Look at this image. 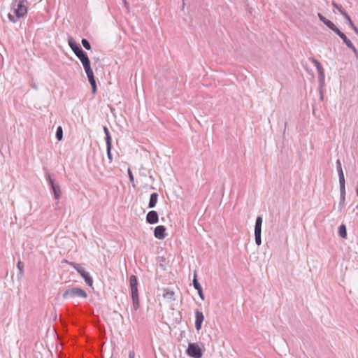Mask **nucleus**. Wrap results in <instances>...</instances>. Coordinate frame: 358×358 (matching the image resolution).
Wrapping results in <instances>:
<instances>
[{
	"instance_id": "obj_25",
	"label": "nucleus",
	"mask_w": 358,
	"mask_h": 358,
	"mask_svg": "<svg viewBox=\"0 0 358 358\" xmlns=\"http://www.w3.org/2000/svg\"><path fill=\"white\" fill-rule=\"evenodd\" d=\"M340 189H345V180L344 174L338 175Z\"/></svg>"
},
{
	"instance_id": "obj_16",
	"label": "nucleus",
	"mask_w": 358,
	"mask_h": 358,
	"mask_svg": "<svg viewBox=\"0 0 358 358\" xmlns=\"http://www.w3.org/2000/svg\"><path fill=\"white\" fill-rule=\"evenodd\" d=\"M338 233L341 238L346 239L348 236L346 225H339L338 229Z\"/></svg>"
},
{
	"instance_id": "obj_17",
	"label": "nucleus",
	"mask_w": 358,
	"mask_h": 358,
	"mask_svg": "<svg viewBox=\"0 0 358 358\" xmlns=\"http://www.w3.org/2000/svg\"><path fill=\"white\" fill-rule=\"evenodd\" d=\"M138 278L135 275H131L129 278V287L130 288L132 287H138Z\"/></svg>"
},
{
	"instance_id": "obj_13",
	"label": "nucleus",
	"mask_w": 358,
	"mask_h": 358,
	"mask_svg": "<svg viewBox=\"0 0 358 358\" xmlns=\"http://www.w3.org/2000/svg\"><path fill=\"white\" fill-rule=\"evenodd\" d=\"M262 225H255V243L259 246L262 244Z\"/></svg>"
},
{
	"instance_id": "obj_40",
	"label": "nucleus",
	"mask_w": 358,
	"mask_h": 358,
	"mask_svg": "<svg viewBox=\"0 0 358 358\" xmlns=\"http://www.w3.org/2000/svg\"><path fill=\"white\" fill-rule=\"evenodd\" d=\"M135 352L134 351H130L129 353V358H134Z\"/></svg>"
},
{
	"instance_id": "obj_44",
	"label": "nucleus",
	"mask_w": 358,
	"mask_h": 358,
	"mask_svg": "<svg viewBox=\"0 0 358 358\" xmlns=\"http://www.w3.org/2000/svg\"><path fill=\"white\" fill-rule=\"evenodd\" d=\"M63 262L66 263V264H68L69 265V263H71V262H69L68 260L66 259H64L63 260Z\"/></svg>"
},
{
	"instance_id": "obj_22",
	"label": "nucleus",
	"mask_w": 358,
	"mask_h": 358,
	"mask_svg": "<svg viewBox=\"0 0 358 358\" xmlns=\"http://www.w3.org/2000/svg\"><path fill=\"white\" fill-rule=\"evenodd\" d=\"M345 200V189H340V202L339 206H343Z\"/></svg>"
},
{
	"instance_id": "obj_46",
	"label": "nucleus",
	"mask_w": 358,
	"mask_h": 358,
	"mask_svg": "<svg viewBox=\"0 0 358 358\" xmlns=\"http://www.w3.org/2000/svg\"><path fill=\"white\" fill-rule=\"evenodd\" d=\"M162 220L163 222H166V220H165V218H164V217H162Z\"/></svg>"
},
{
	"instance_id": "obj_6",
	"label": "nucleus",
	"mask_w": 358,
	"mask_h": 358,
	"mask_svg": "<svg viewBox=\"0 0 358 358\" xmlns=\"http://www.w3.org/2000/svg\"><path fill=\"white\" fill-rule=\"evenodd\" d=\"M317 17L328 28L334 31L338 36L341 35L342 31L329 20L324 17L321 13H317Z\"/></svg>"
},
{
	"instance_id": "obj_9",
	"label": "nucleus",
	"mask_w": 358,
	"mask_h": 358,
	"mask_svg": "<svg viewBox=\"0 0 358 358\" xmlns=\"http://www.w3.org/2000/svg\"><path fill=\"white\" fill-rule=\"evenodd\" d=\"M154 236L159 240H163L166 236L164 225H157L154 230Z\"/></svg>"
},
{
	"instance_id": "obj_5",
	"label": "nucleus",
	"mask_w": 358,
	"mask_h": 358,
	"mask_svg": "<svg viewBox=\"0 0 358 358\" xmlns=\"http://www.w3.org/2000/svg\"><path fill=\"white\" fill-rule=\"evenodd\" d=\"M45 177L48 181V184L52 191L54 198L56 200H59L62 196V191L59 185L57 183L55 182L54 180L52 179L51 176L49 173H46Z\"/></svg>"
},
{
	"instance_id": "obj_24",
	"label": "nucleus",
	"mask_w": 358,
	"mask_h": 358,
	"mask_svg": "<svg viewBox=\"0 0 358 358\" xmlns=\"http://www.w3.org/2000/svg\"><path fill=\"white\" fill-rule=\"evenodd\" d=\"M56 138L57 139L60 141L62 140V138H63V129H62V127L61 126H59L57 128V131H56Z\"/></svg>"
},
{
	"instance_id": "obj_14",
	"label": "nucleus",
	"mask_w": 358,
	"mask_h": 358,
	"mask_svg": "<svg viewBox=\"0 0 358 358\" xmlns=\"http://www.w3.org/2000/svg\"><path fill=\"white\" fill-rule=\"evenodd\" d=\"M163 296L170 301L176 300L175 292L172 290H170L169 288H164L163 289Z\"/></svg>"
},
{
	"instance_id": "obj_38",
	"label": "nucleus",
	"mask_w": 358,
	"mask_h": 358,
	"mask_svg": "<svg viewBox=\"0 0 358 358\" xmlns=\"http://www.w3.org/2000/svg\"><path fill=\"white\" fill-rule=\"evenodd\" d=\"M263 220L261 216H258L256 219L255 224H262Z\"/></svg>"
},
{
	"instance_id": "obj_26",
	"label": "nucleus",
	"mask_w": 358,
	"mask_h": 358,
	"mask_svg": "<svg viewBox=\"0 0 358 358\" xmlns=\"http://www.w3.org/2000/svg\"><path fill=\"white\" fill-rule=\"evenodd\" d=\"M17 267L19 270V275L21 277L24 274V263L20 260L17 264Z\"/></svg>"
},
{
	"instance_id": "obj_1",
	"label": "nucleus",
	"mask_w": 358,
	"mask_h": 358,
	"mask_svg": "<svg viewBox=\"0 0 358 358\" xmlns=\"http://www.w3.org/2000/svg\"><path fill=\"white\" fill-rule=\"evenodd\" d=\"M27 0H13L12 3V8L14 15L8 13V17L12 22H16L17 19L24 17L27 13Z\"/></svg>"
},
{
	"instance_id": "obj_19",
	"label": "nucleus",
	"mask_w": 358,
	"mask_h": 358,
	"mask_svg": "<svg viewBox=\"0 0 358 358\" xmlns=\"http://www.w3.org/2000/svg\"><path fill=\"white\" fill-rule=\"evenodd\" d=\"M192 285L195 289H200L202 287L197 279V274H196V271H194V273Z\"/></svg>"
},
{
	"instance_id": "obj_32",
	"label": "nucleus",
	"mask_w": 358,
	"mask_h": 358,
	"mask_svg": "<svg viewBox=\"0 0 358 358\" xmlns=\"http://www.w3.org/2000/svg\"><path fill=\"white\" fill-rule=\"evenodd\" d=\"M81 63L83 66L84 69L91 67V63L89 58L84 61H82Z\"/></svg>"
},
{
	"instance_id": "obj_37",
	"label": "nucleus",
	"mask_w": 358,
	"mask_h": 358,
	"mask_svg": "<svg viewBox=\"0 0 358 358\" xmlns=\"http://www.w3.org/2000/svg\"><path fill=\"white\" fill-rule=\"evenodd\" d=\"M196 290L198 292V294H199V297L201 298V300L203 301L205 299V296H204V294L203 292L202 287L200 289H196Z\"/></svg>"
},
{
	"instance_id": "obj_39",
	"label": "nucleus",
	"mask_w": 358,
	"mask_h": 358,
	"mask_svg": "<svg viewBox=\"0 0 358 358\" xmlns=\"http://www.w3.org/2000/svg\"><path fill=\"white\" fill-rule=\"evenodd\" d=\"M103 131H104V134H105L106 136L107 134H110L108 129L106 126L103 127Z\"/></svg>"
},
{
	"instance_id": "obj_42",
	"label": "nucleus",
	"mask_w": 358,
	"mask_h": 358,
	"mask_svg": "<svg viewBox=\"0 0 358 358\" xmlns=\"http://www.w3.org/2000/svg\"><path fill=\"white\" fill-rule=\"evenodd\" d=\"M109 108H110V112H111L113 114H114V112H115V108H114L113 106H109Z\"/></svg>"
},
{
	"instance_id": "obj_15",
	"label": "nucleus",
	"mask_w": 358,
	"mask_h": 358,
	"mask_svg": "<svg viewBox=\"0 0 358 358\" xmlns=\"http://www.w3.org/2000/svg\"><path fill=\"white\" fill-rule=\"evenodd\" d=\"M158 199V194L156 192L152 193L150 194V201L148 203V207L152 208L155 207Z\"/></svg>"
},
{
	"instance_id": "obj_4",
	"label": "nucleus",
	"mask_w": 358,
	"mask_h": 358,
	"mask_svg": "<svg viewBox=\"0 0 358 358\" xmlns=\"http://www.w3.org/2000/svg\"><path fill=\"white\" fill-rule=\"evenodd\" d=\"M69 265L76 270V271L80 275V276L85 280V283L89 287H92L93 278L89 272L86 271L85 268L80 266V264H76L75 262H71L69 263Z\"/></svg>"
},
{
	"instance_id": "obj_2",
	"label": "nucleus",
	"mask_w": 358,
	"mask_h": 358,
	"mask_svg": "<svg viewBox=\"0 0 358 358\" xmlns=\"http://www.w3.org/2000/svg\"><path fill=\"white\" fill-rule=\"evenodd\" d=\"M201 345L197 343H189L186 354L192 358H201L205 349L203 343Z\"/></svg>"
},
{
	"instance_id": "obj_35",
	"label": "nucleus",
	"mask_w": 358,
	"mask_h": 358,
	"mask_svg": "<svg viewBox=\"0 0 358 358\" xmlns=\"http://www.w3.org/2000/svg\"><path fill=\"white\" fill-rule=\"evenodd\" d=\"M128 175H129V180L130 182L133 184V187H135V185L134 184V176H133V173L131 171L130 169H128Z\"/></svg>"
},
{
	"instance_id": "obj_10",
	"label": "nucleus",
	"mask_w": 358,
	"mask_h": 358,
	"mask_svg": "<svg viewBox=\"0 0 358 358\" xmlns=\"http://www.w3.org/2000/svg\"><path fill=\"white\" fill-rule=\"evenodd\" d=\"M204 320V315L201 311L196 309L195 310V328L197 331L201 329L202 324Z\"/></svg>"
},
{
	"instance_id": "obj_34",
	"label": "nucleus",
	"mask_w": 358,
	"mask_h": 358,
	"mask_svg": "<svg viewBox=\"0 0 358 358\" xmlns=\"http://www.w3.org/2000/svg\"><path fill=\"white\" fill-rule=\"evenodd\" d=\"M111 150H112V148H106L107 157H108V159L110 163H111L113 162V156L111 154Z\"/></svg>"
},
{
	"instance_id": "obj_28",
	"label": "nucleus",
	"mask_w": 358,
	"mask_h": 358,
	"mask_svg": "<svg viewBox=\"0 0 358 358\" xmlns=\"http://www.w3.org/2000/svg\"><path fill=\"white\" fill-rule=\"evenodd\" d=\"M336 169H337L338 174V175L344 174L343 169H342L341 160L340 159H337L336 162Z\"/></svg>"
},
{
	"instance_id": "obj_30",
	"label": "nucleus",
	"mask_w": 358,
	"mask_h": 358,
	"mask_svg": "<svg viewBox=\"0 0 358 358\" xmlns=\"http://www.w3.org/2000/svg\"><path fill=\"white\" fill-rule=\"evenodd\" d=\"M72 51L74 52V54L76 55V57H78V55H80V53L83 52V50L82 49V48L80 47V45H78L77 47H76L75 48H73L72 49Z\"/></svg>"
},
{
	"instance_id": "obj_20",
	"label": "nucleus",
	"mask_w": 358,
	"mask_h": 358,
	"mask_svg": "<svg viewBox=\"0 0 358 358\" xmlns=\"http://www.w3.org/2000/svg\"><path fill=\"white\" fill-rule=\"evenodd\" d=\"M331 4L343 17L347 15L348 13L343 8L342 6L336 3L335 1H332Z\"/></svg>"
},
{
	"instance_id": "obj_7",
	"label": "nucleus",
	"mask_w": 358,
	"mask_h": 358,
	"mask_svg": "<svg viewBox=\"0 0 358 358\" xmlns=\"http://www.w3.org/2000/svg\"><path fill=\"white\" fill-rule=\"evenodd\" d=\"M131 289V296L132 299V308L136 311L140 307L138 287Z\"/></svg>"
},
{
	"instance_id": "obj_36",
	"label": "nucleus",
	"mask_w": 358,
	"mask_h": 358,
	"mask_svg": "<svg viewBox=\"0 0 358 358\" xmlns=\"http://www.w3.org/2000/svg\"><path fill=\"white\" fill-rule=\"evenodd\" d=\"M310 60L315 65V67H318V66H320L321 64L320 62L317 59H316L313 57H310Z\"/></svg>"
},
{
	"instance_id": "obj_18",
	"label": "nucleus",
	"mask_w": 358,
	"mask_h": 358,
	"mask_svg": "<svg viewBox=\"0 0 358 358\" xmlns=\"http://www.w3.org/2000/svg\"><path fill=\"white\" fill-rule=\"evenodd\" d=\"M87 78H88L89 83L91 85V87H92V92L93 94H95L96 92V84L95 77H94V76H93L89 77Z\"/></svg>"
},
{
	"instance_id": "obj_11",
	"label": "nucleus",
	"mask_w": 358,
	"mask_h": 358,
	"mask_svg": "<svg viewBox=\"0 0 358 358\" xmlns=\"http://www.w3.org/2000/svg\"><path fill=\"white\" fill-rule=\"evenodd\" d=\"M343 41V43L352 50V52L355 54V56L357 59H358V51L353 45V43L350 41V39L348 38V37L345 36L344 33H341V35L338 36Z\"/></svg>"
},
{
	"instance_id": "obj_33",
	"label": "nucleus",
	"mask_w": 358,
	"mask_h": 358,
	"mask_svg": "<svg viewBox=\"0 0 358 358\" xmlns=\"http://www.w3.org/2000/svg\"><path fill=\"white\" fill-rule=\"evenodd\" d=\"M77 57L80 59V62L84 61L89 58L87 53L85 51H83V52L80 53V55H78Z\"/></svg>"
},
{
	"instance_id": "obj_45",
	"label": "nucleus",
	"mask_w": 358,
	"mask_h": 358,
	"mask_svg": "<svg viewBox=\"0 0 358 358\" xmlns=\"http://www.w3.org/2000/svg\"><path fill=\"white\" fill-rule=\"evenodd\" d=\"M32 87L37 90V86L35 84L32 85Z\"/></svg>"
},
{
	"instance_id": "obj_43",
	"label": "nucleus",
	"mask_w": 358,
	"mask_h": 358,
	"mask_svg": "<svg viewBox=\"0 0 358 358\" xmlns=\"http://www.w3.org/2000/svg\"><path fill=\"white\" fill-rule=\"evenodd\" d=\"M94 76V75L93 71H92V73H89V74H87V78H89V77H92V76Z\"/></svg>"
},
{
	"instance_id": "obj_27",
	"label": "nucleus",
	"mask_w": 358,
	"mask_h": 358,
	"mask_svg": "<svg viewBox=\"0 0 358 358\" xmlns=\"http://www.w3.org/2000/svg\"><path fill=\"white\" fill-rule=\"evenodd\" d=\"M81 43L85 50H91L92 47H91L90 43L86 38H83L81 41Z\"/></svg>"
},
{
	"instance_id": "obj_41",
	"label": "nucleus",
	"mask_w": 358,
	"mask_h": 358,
	"mask_svg": "<svg viewBox=\"0 0 358 358\" xmlns=\"http://www.w3.org/2000/svg\"><path fill=\"white\" fill-rule=\"evenodd\" d=\"M85 71L86 74L87 75V74L92 73L93 71H92V68L90 67V68L85 69Z\"/></svg>"
},
{
	"instance_id": "obj_3",
	"label": "nucleus",
	"mask_w": 358,
	"mask_h": 358,
	"mask_svg": "<svg viewBox=\"0 0 358 358\" xmlns=\"http://www.w3.org/2000/svg\"><path fill=\"white\" fill-rule=\"evenodd\" d=\"M76 297L86 299L87 294L83 289L76 287H69L62 294V298L64 299Z\"/></svg>"
},
{
	"instance_id": "obj_12",
	"label": "nucleus",
	"mask_w": 358,
	"mask_h": 358,
	"mask_svg": "<svg viewBox=\"0 0 358 358\" xmlns=\"http://www.w3.org/2000/svg\"><path fill=\"white\" fill-rule=\"evenodd\" d=\"M158 220V214L155 210L150 211L146 215V221L148 224H156Z\"/></svg>"
},
{
	"instance_id": "obj_21",
	"label": "nucleus",
	"mask_w": 358,
	"mask_h": 358,
	"mask_svg": "<svg viewBox=\"0 0 358 358\" xmlns=\"http://www.w3.org/2000/svg\"><path fill=\"white\" fill-rule=\"evenodd\" d=\"M344 17L346 19V20L348 22L349 25L352 27V29L355 31V32L358 35V29L353 23L352 20H351L350 15L347 14V15L344 16Z\"/></svg>"
},
{
	"instance_id": "obj_29",
	"label": "nucleus",
	"mask_w": 358,
	"mask_h": 358,
	"mask_svg": "<svg viewBox=\"0 0 358 358\" xmlns=\"http://www.w3.org/2000/svg\"><path fill=\"white\" fill-rule=\"evenodd\" d=\"M105 141H106V148H112V138H111V136L110 134H107L106 136H105Z\"/></svg>"
},
{
	"instance_id": "obj_23",
	"label": "nucleus",
	"mask_w": 358,
	"mask_h": 358,
	"mask_svg": "<svg viewBox=\"0 0 358 358\" xmlns=\"http://www.w3.org/2000/svg\"><path fill=\"white\" fill-rule=\"evenodd\" d=\"M68 44L70 46V48H71V50L73 48H75L76 47H77L79 44H78L75 40L73 39V38L71 36H68Z\"/></svg>"
},
{
	"instance_id": "obj_8",
	"label": "nucleus",
	"mask_w": 358,
	"mask_h": 358,
	"mask_svg": "<svg viewBox=\"0 0 358 358\" xmlns=\"http://www.w3.org/2000/svg\"><path fill=\"white\" fill-rule=\"evenodd\" d=\"M316 69L318 72V81H319V85H320V99L322 100L323 94H322V89L324 85L325 75H324V69H323L322 64L318 66V67H316Z\"/></svg>"
},
{
	"instance_id": "obj_31",
	"label": "nucleus",
	"mask_w": 358,
	"mask_h": 358,
	"mask_svg": "<svg viewBox=\"0 0 358 358\" xmlns=\"http://www.w3.org/2000/svg\"><path fill=\"white\" fill-rule=\"evenodd\" d=\"M72 51L74 52V54L76 55V57H78V55H80V53L83 52V50L82 49V48L80 47V45H78L77 47H76L75 48H73L72 49Z\"/></svg>"
}]
</instances>
